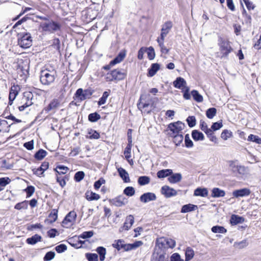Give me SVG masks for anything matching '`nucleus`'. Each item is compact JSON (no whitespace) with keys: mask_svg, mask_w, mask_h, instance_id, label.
Listing matches in <instances>:
<instances>
[{"mask_svg":"<svg viewBox=\"0 0 261 261\" xmlns=\"http://www.w3.org/2000/svg\"><path fill=\"white\" fill-rule=\"evenodd\" d=\"M175 241L167 238H160L156 240L154 249L161 251H165L169 248H173L175 246Z\"/></svg>","mask_w":261,"mask_h":261,"instance_id":"obj_1","label":"nucleus"},{"mask_svg":"<svg viewBox=\"0 0 261 261\" xmlns=\"http://www.w3.org/2000/svg\"><path fill=\"white\" fill-rule=\"evenodd\" d=\"M56 71L47 69L42 70L40 76V82L43 85H48L53 83L55 80Z\"/></svg>","mask_w":261,"mask_h":261,"instance_id":"obj_2","label":"nucleus"},{"mask_svg":"<svg viewBox=\"0 0 261 261\" xmlns=\"http://www.w3.org/2000/svg\"><path fill=\"white\" fill-rule=\"evenodd\" d=\"M40 27L42 31L53 33L60 30V24L53 20L41 22Z\"/></svg>","mask_w":261,"mask_h":261,"instance_id":"obj_3","label":"nucleus"},{"mask_svg":"<svg viewBox=\"0 0 261 261\" xmlns=\"http://www.w3.org/2000/svg\"><path fill=\"white\" fill-rule=\"evenodd\" d=\"M125 76L126 73L122 70L114 69L107 73L105 79L107 82H112L122 80Z\"/></svg>","mask_w":261,"mask_h":261,"instance_id":"obj_4","label":"nucleus"},{"mask_svg":"<svg viewBox=\"0 0 261 261\" xmlns=\"http://www.w3.org/2000/svg\"><path fill=\"white\" fill-rule=\"evenodd\" d=\"M18 43L19 46L22 48H27L30 47L32 43L31 34L29 33L19 34L18 39Z\"/></svg>","mask_w":261,"mask_h":261,"instance_id":"obj_5","label":"nucleus"},{"mask_svg":"<svg viewBox=\"0 0 261 261\" xmlns=\"http://www.w3.org/2000/svg\"><path fill=\"white\" fill-rule=\"evenodd\" d=\"M94 92V90L91 88H88L84 90L82 88H79L76 90L75 95L80 101H83L86 99L90 98Z\"/></svg>","mask_w":261,"mask_h":261,"instance_id":"obj_6","label":"nucleus"},{"mask_svg":"<svg viewBox=\"0 0 261 261\" xmlns=\"http://www.w3.org/2000/svg\"><path fill=\"white\" fill-rule=\"evenodd\" d=\"M220 49L223 57L227 56L232 50L229 42L227 40H221L219 43Z\"/></svg>","mask_w":261,"mask_h":261,"instance_id":"obj_7","label":"nucleus"},{"mask_svg":"<svg viewBox=\"0 0 261 261\" xmlns=\"http://www.w3.org/2000/svg\"><path fill=\"white\" fill-rule=\"evenodd\" d=\"M185 124L181 121L171 123L168 125V128L172 132V134L181 133V130L184 128Z\"/></svg>","mask_w":261,"mask_h":261,"instance_id":"obj_8","label":"nucleus"},{"mask_svg":"<svg viewBox=\"0 0 261 261\" xmlns=\"http://www.w3.org/2000/svg\"><path fill=\"white\" fill-rule=\"evenodd\" d=\"M151 261H168V255L165 251H159L154 249Z\"/></svg>","mask_w":261,"mask_h":261,"instance_id":"obj_9","label":"nucleus"},{"mask_svg":"<svg viewBox=\"0 0 261 261\" xmlns=\"http://www.w3.org/2000/svg\"><path fill=\"white\" fill-rule=\"evenodd\" d=\"M76 214L74 211L70 212L62 221V225L65 227H68L76 219Z\"/></svg>","mask_w":261,"mask_h":261,"instance_id":"obj_10","label":"nucleus"},{"mask_svg":"<svg viewBox=\"0 0 261 261\" xmlns=\"http://www.w3.org/2000/svg\"><path fill=\"white\" fill-rule=\"evenodd\" d=\"M110 203L116 206L120 207L127 203V199L124 196L120 195L114 199H110Z\"/></svg>","mask_w":261,"mask_h":261,"instance_id":"obj_11","label":"nucleus"},{"mask_svg":"<svg viewBox=\"0 0 261 261\" xmlns=\"http://www.w3.org/2000/svg\"><path fill=\"white\" fill-rule=\"evenodd\" d=\"M161 192L162 194L164 195L166 198L174 196L177 194V193L175 190L170 188L168 186H163L161 188Z\"/></svg>","mask_w":261,"mask_h":261,"instance_id":"obj_12","label":"nucleus"},{"mask_svg":"<svg viewBox=\"0 0 261 261\" xmlns=\"http://www.w3.org/2000/svg\"><path fill=\"white\" fill-rule=\"evenodd\" d=\"M20 90V87L18 85H14L11 87L9 96V105H12L13 100L15 99Z\"/></svg>","mask_w":261,"mask_h":261,"instance_id":"obj_13","label":"nucleus"},{"mask_svg":"<svg viewBox=\"0 0 261 261\" xmlns=\"http://www.w3.org/2000/svg\"><path fill=\"white\" fill-rule=\"evenodd\" d=\"M112 246L117 249L118 251L123 250L124 251H129L128 244H125L123 240H115L114 243L112 244Z\"/></svg>","mask_w":261,"mask_h":261,"instance_id":"obj_14","label":"nucleus"},{"mask_svg":"<svg viewBox=\"0 0 261 261\" xmlns=\"http://www.w3.org/2000/svg\"><path fill=\"white\" fill-rule=\"evenodd\" d=\"M156 199L155 194L151 192H147L142 194L140 197V200L143 203H147L151 201H154Z\"/></svg>","mask_w":261,"mask_h":261,"instance_id":"obj_15","label":"nucleus"},{"mask_svg":"<svg viewBox=\"0 0 261 261\" xmlns=\"http://www.w3.org/2000/svg\"><path fill=\"white\" fill-rule=\"evenodd\" d=\"M134 223V218L133 215H129L126 218L123 226L119 229L120 231H122L123 230H128L131 228Z\"/></svg>","mask_w":261,"mask_h":261,"instance_id":"obj_16","label":"nucleus"},{"mask_svg":"<svg viewBox=\"0 0 261 261\" xmlns=\"http://www.w3.org/2000/svg\"><path fill=\"white\" fill-rule=\"evenodd\" d=\"M250 193L251 192L249 189L244 188L234 191L232 193V195L236 198H238L239 197L248 196L250 195Z\"/></svg>","mask_w":261,"mask_h":261,"instance_id":"obj_17","label":"nucleus"},{"mask_svg":"<svg viewBox=\"0 0 261 261\" xmlns=\"http://www.w3.org/2000/svg\"><path fill=\"white\" fill-rule=\"evenodd\" d=\"M33 94L31 92H25L23 93V97H22V102H25L27 106H31L33 105L32 99L33 98Z\"/></svg>","mask_w":261,"mask_h":261,"instance_id":"obj_18","label":"nucleus"},{"mask_svg":"<svg viewBox=\"0 0 261 261\" xmlns=\"http://www.w3.org/2000/svg\"><path fill=\"white\" fill-rule=\"evenodd\" d=\"M173 85L176 88L182 89L186 87V82L182 77H178L173 82Z\"/></svg>","mask_w":261,"mask_h":261,"instance_id":"obj_19","label":"nucleus"},{"mask_svg":"<svg viewBox=\"0 0 261 261\" xmlns=\"http://www.w3.org/2000/svg\"><path fill=\"white\" fill-rule=\"evenodd\" d=\"M245 219L243 217L237 215H232L231 216L230 222L231 225H234L244 222Z\"/></svg>","mask_w":261,"mask_h":261,"instance_id":"obj_20","label":"nucleus"},{"mask_svg":"<svg viewBox=\"0 0 261 261\" xmlns=\"http://www.w3.org/2000/svg\"><path fill=\"white\" fill-rule=\"evenodd\" d=\"M58 218V210L53 209L48 216V218L45 222L48 223H52L56 221Z\"/></svg>","mask_w":261,"mask_h":261,"instance_id":"obj_21","label":"nucleus"},{"mask_svg":"<svg viewBox=\"0 0 261 261\" xmlns=\"http://www.w3.org/2000/svg\"><path fill=\"white\" fill-rule=\"evenodd\" d=\"M60 106V101L57 99H54L49 103L47 107H46L45 110L48 112L51 110H55L58 108Z\"/></svg>","mask_w":261,"mask_h":261,"instance_id":"obj_22","label":"nucleus"},{"mask_svg":"<svg viewBox=\"0 0 261 261\" xmlns=\"http://www.w3.org/2000/svg\"><path fill=\"white\" fill-rule=\"evenodd\" d=\"M160 65L158 63H153L150 68L148 69V76L152 77L160 69Z\"/></svg>","mask_w":261,"mask_h":261,"instance_id":"obj_23","label":"nucleus"},{"mask_svg":"<svg viewBox=\"0 0 261 261\" xmlns=\"http://www.w3.org/2000/svg\"><path fill=\"white\" fill-rule=\"evenodd\" d=\"M194 195L205 197L208 195V190L206 188H198L195 190Z\"/></svg>","mask_w":261,"mask_h":261,"instance_id":"obj_24","label":"nucleus"},{"mask_svg":"<svg viewBox=\"0 0 261 261\" xmlns=\"http://www.w3.org/2000/svg\"><path fill=\"white\" fill-rule=\"evenodd\" d=\"M182 176L180 173H174L170 175L168 178V181L171 184H175L181 180Z\"/></svg>","mask_w":261,"mask_h":261,"instance_id":"obj_25","label":"nucleus"},{"mask_svg":"<svg viewBox=\"0 0 261 261\" xmlns=\"http://www.w3.org/2000/svg\"><path fill=\"white\" fill-rule=\"evenodd\" d=\"M13 124H9L6 120L0 119V132H8L9 127Z\"/></svg>","mask_w":261,"mask_h":261,"instance_id":"obj_26","label":"nucleus"},{"mask_svg":"<svg viewBox=\"0 0 261 261\" xmlns=\"http://www.w3.org/2000/svg\"><path fill=\"white\" fill-rule=\"evenodd\" d=\"M85 196L86 199L88 201L97 200L100 197L99 195L91 191H87Z\"/></svg>","mask_w":261,"mask_h":261,"instance_id":"obj_27","label":"nucleus"},{"mask_svg":"<svg viewBox=\"0 0 261 261\" xmlns=\"http://www.w3.org/2000/svg\"><path fill=\"white\" fill-rule=\"evenodd\" d=\"M198 207L196 205L192 204H185L182 206L181 210V213H186L190 212H192L197 209Z\"/></svg>","mask_w":261,"mask_h":261,"instance_id":"obj_28","label":"nucleus"},{"mask_svg":"<svg viewBox=\"0 0 261 261\" xmlns=\"http://www.w3.org/2000/svg\"><path fill=\"white\" fill-rule=\"evenodd\" d=\"M118 172L120 176L125 182H128L130 181L128 174L125 169L120 167L118 169Z\"/></svg>","mask_w":261,"mask_h":261,"instance_id":"obj_29","label":"nucleus"},{"mask_svg":"<svg viewBox=\"0 0 261 261\" xmlns=\"http://www.w3.org/2000/svg\"><path fill=\"white\" fill-rule=\"evenodd\" d=\"M172 174L171 169H163L157 172V176L159 178H165Z\"/></svg>","mask_w":261,"mask_h":261,"instance_id":"obj_30","label":"nucleus"},{"mask_svg":"<svg viewBox=\"0 0 261 261\" xmlns=\"http://www.w3.org/2000/svg\"><path fill=\"white\" fill-rule=\"evenodd\" d=\"M126 54L125 51H121L118 56L111 61V65H115L121 62L125 57Z\"/></svg>","mask_w":261,"mask_h":261,"instance_id":"obj_31","label":"nucleus"},{"mask_svg":"<svg viewBox=\"0 0 261 261\" xmlns=\"http://www.w3.org/2000/svg\"><path fill=\"white\" fill-rule=\"evenodd\" d=\"M42 238L38 234H35L31 238H29L27 239L26 242L31 245H34L37 242L41 241Z\"/></svg>","mask_w":261,"mask_h":261,"instance_id":"obj_32","label":"nucleus"},{"mask_svg":"<svg viewBox=\"0 0 261 261\" xmlns=\"http://www.w3.org/2000/svg\"><path fill=\"white\" fill-rule=\"evenodd\" d=\"M225 195L224 191L218 188H215L212 190V196L213 197H224Z\"/></svg>","mask_w":261,"mask_h":261,"instance_id":"obj_33","label":"nucleus"},{"mask_svg":"<svg viewBox=\"0 0 261 261\" xmlns=\"http://www.w3.org/2000/svg\"><path fill=\"white\" fill-rule=\"evenodd\" d=\"M192 137L195 141L203 140L204 139L203 134L197 130L192 131Z\"/></svg>","mask_w":261,"mask_h":261,"instance_id":"obj_34","label":"nucleus"},{"mask_svg":"<svg viewBox=\"0 0 261 261\" xmlns=\"http://www.w3.org/2000/svg\"><path fill=\"white\" fill-rule=\"evenodd\" d=\"M69 170V168L63 165H59L55 169L57 175L65 174Z\"/></svg>","mask_w":261,"mask_h":261,"instance_id":"obj_35","label":"nucleus"},{"mask_svg":"<svg viewBox=\"0 0 261 261\" xmlns=\"http://www.w3.org/2000/svg\"><path fill=\"white\" fill-rule=\"evenodd\" d=\"M132 147V145L127 144L124 151V154L125 155V158L129 164H131V162H132V160H129V159L131 157Z\"/></svg>","mask_w":261,"mask_h":261,"instance_id":"obj_36","label":"nucleus"},{"mask_svg":"<svg viewBox=\"0 0 261 261\" xmlns=\"http://www.w3.org/2000/svg\"><path fill=\"white\" fill-rule=\"evenodd\" d=\"M173 137V142L176 146L179 145L182 142L184 137L181 134H171Z\"/></svg>","mask_w":261,"mask_h":261,"instance_id":"obj_37","label":"nucleus"},{"mask_svg":"<svg viewBox=\"0 0 261 261\" xmlns=\"http://www.w3.org/2000/svg\"><path fill=\"white\" fill-rule=\"evenodd\" d=\"M150 178L147 176H140L138 179V182L140 186H144L150 182Z\"/></svg>","mask_w":261,"mask_h":261,"instance_id":"obj_38","label":"nucleus"},{"mask_svg":"<svg viewBox=\"0 0 261 261\" xmlns=\"http://www.w3.org/2000/svg\"><path fill=\"white\" fill-rule=\"evenodd\" d=\"M97 252L99 255V259L100 261H103L105 259V255L106 254V249L103 247H98L96 249Z\"/></svg>","mask_w":261,"mask_h":261,"instance_id":"obj_39","label":"nucleus"},{"mask_svg":"<svg viewBox=\"0 0 261 261\" xmlns=\"http://www.w3.org/2000/svg\"><path fill=\"white\" fill-rule=\"evenodd\" d=\"M194 255V251L191 247H187L186 252H185V256H186V261L190 260Z\"/></svg>","mask_w":261,"mask_h":261,"instance_id":"obj_40","label":"nucleus"},{"mask_svg":"<svg viewBox=\"0 0 261 261\" xmlns=\"http://www.w3.org/2000/svg\"><path fill=\"white\" fill-rule=\"evenodd\" d=\"M47 155V152L42 149H39L34 155V157L38 160H42Z\"/></svg>","mask_w":261,"mask_h":261,"instance_id":"obj_41","label":"nucleus"},{"mask_svg":"<svg viewBox=\"0 0 261 261\" xmlns=\"http://www.w3.org/2000/svg\"><path fill=\"white\" fill-rule=\"evenodd\" d=\"M28 67L27 65H25L24 66L21 64H19L18 65V67L17 68V73L20 74V75H26V74L28 73Z\"/></svg>","mask_w":261,"mask_h":261,"instance_id":"obj_42","label":"nucleus"},{"mask_svg":"<svg viewBox=\"0 0 261 261\" xmlns=\"http://www.w3.org/2000/svg\"><path fill=\"white\" fill-rule=\"evenodd\" d=\"M212 231L214 233H225L227 232V230L221 226H214L212 228Z\"/></svg>","mask_w":261,"mask_h":261,"instance_id":"obj_43","label":"nucleus"},{"mask_svg":"<svg viewBox=\"0 0 261 261\" xmlns=\"http://www.w3.org/2000/svg\"><path fill=\"white\" fill-rule=\"evenodd\" d=\"M100 119V115L96 112L91 113L88 116V120L90 122H95Z\"/></svg>","mask_w":261,"mask_h":261,"instance_id":"obj_44","label":"nucleus"},{"mask_svg":"<svg viewBox=\"0 0 261 261\" xmlns=\"http://www.w3.org/2000/svg\"><path fill=\"white\" fill-rule=\"evenodd\" d=\"M191 94L194 99L197 102H200L203 101V97L199 92L196 90H193L191 91Z\"/></svg>","mask_w":261,"mask_h":261,"instance_id":"obj_45","label":"nucleus"},{"mask_svg":"<svg viewBox=\"0 0 261 261\" xmlns=\"http://www.w3.org/2000/svg\"><path fill=\"white\" fill-rule=\"evenodd\" d=\"M28 201L27 200H24L22 202L17 203L14 208L18 210H20L22 209L26 210L28 208Z\"/></svg>","mask_w":261,"mask_h":261,"instance_id":"obj_46","label":"nucleus"},{"mask_svg":"<svg viewBox=\"0 0 261 261\" xmlns=\"http://www.w3.org/2000/svg\"><path fill=\"white\" fill-rule=\"evenodd\" d=\"M243 17L244 19L245 23L248 25H250L251 24V20L252 18L250 15L248 14L247 13L245 9H243V13H242Z\"/></svg>","mask_w":261,"mask_h":261,"instance_id":"obj_47","label":"nucleus"},{"mask_svg":"<svg viewBox=\"0 0 261 261\" xmlns=\"http://www.w3.org/2000/svg\"><path fill=\"white\" fill-rule=\"evenodd\" d=\"M172 27V22L170 21H167L162 25L161 31L168 34Z\"/></svg>","mask_w":261,"mask_h":261,"instance_id":"obj_48","label":"nucleus"},{"mask_svg":"<svg viewBox=\"0 0 261 261\" xmlns=\"http://www.w3.org/2000/svg\"><path fill=\"white\" fill-rule=\"evenodd\" d=\"M123 193L126 196L131 197L135 194V190L133 187H127L123 190Z\"/></svg>","mask_w":261,"mask_h":261,"instance_id":"obj_49","label":"nucleus"},{"mask_svg":"<svg viewBox=\"0 0 261 261\" xmlns=\"http://www.w3.org/2000/svg\"><path fill=\"white\" fill-rule=\"evenodd\" d=\"M217 110L215 108H211L207 110L206 112V117L209 119H212L216 114Z\"/></svg>","mask_w":261,"mask_h":261,"instance_id":"obj_50","label":"nucleus"},{"mask_svg":"<svg viewBox=\"0 0 261 261\" xmlns=\"http://www.w3.org/2000/svg\"><path fill=\"white\" fill-rule=\"evenodd\" d=\"M248 243L246 240H244L239 242H235L234 243V247L238 249H242L245 248L248 245Z\"/></svg>","mask_w":261,"mask_h":261,"instance_id":"obj_51","label":"nucleus"},{"mask_svg":"<svg viewBox=\"0 0 261 261\" xmlns=\"http://www.w3.org/2000/svg\"><path fill=\"white\" fill-rule=\"evenodd\" d=\"M248 141L255 142L257 144H261V138L258 136L252 134L250 135L248 138Z\"/></svg>","mask_w":261,"mask_h":261,"instance_id":"obj_52","label":"nucleus"},{"mask_svg":"<svg viewBox=\"0 0 261 261\" xmlns=\"http://www.w3.org/2000/svg\"><path fill=\"white\" fill-rule=\"evenodd\" d=\"M88 134L89 135V139H98L100 138L99 134L95 130L90 129Z\"/></svg>","mask_w":261,"mask_h":261,"instance_id":"obj_53","label":"nucleus"},{"mask_svg":"<svg viewBox=\"0 0 261 261\" xmlns=\"http://www.w3.org/2000/svg\"><path fill=\"white\" fill-rule=\"evenodd\" d=\"M109 93L107 91H105L103 93L102 97L99 99L98 105L101 106L104 105L106 102L108 97L109 96Z\"/></svg>","mask_w":261,"mask_h":261,"instance_id":"obj_54","label":"nucleus"},{"mask_svg":"<svg viewBox=\"0 0 261 261\" xmlns=\"http://www.w3.org/2000/svg\"><path fill=\"white\" fill-rule=\"evenodd\" d=\"M187 122L190 127H193L196 125V118L194 116H189L187 118Z\"/></svg>","mask_w":261,"mask_h":261,"instance_id":"obj_55","label":"nucleus"},{"mask_svg":"<svg viewBox=\"0 0 261 261\" xmlns=\"http://www.w3.org/2000/svg\"><path fill=\"white\" fill-rule=\"evenodd\" d=\"M93 234L94 232L93 231H85L79 236V238L88 239L92 237Z\"/></svg>","mask_w":261,"mask_h":261,"instance_id":"obj_56","label":"nucleus"},{"mask_svg":"<svg viewBox=\"0 0 261 261\" xmlns=\"http://www.w3.org/2000/svg\"><path fill=\"white\" fill-rule=\"evenodd\" d=\"M85 176V173L83 171H78L75 175L74 178L76 181L79 182L81 181Z\"/></svg>","mask_w":261,"mask_h":261,"instance_id":"obj_57","label":"nucleus"},{"mask_svg":"<svg viewBox=\"0 0 261 261\" xmlns=\"http://www.w3.org/2000/svg\"><path fill=\"white\" fill-rule=\"evenodd\" d=\"M143 244V242L141 241H136L133 244H128L129 250L136 249L141 246Z\"/></svg>","mask_w":261,"mask_h":261,"instance_id":"obj_58","label":"nucleus"},{"mask_svg":"<svg viewBox=\"0 0 261 261\" xmlns=\"http://www.w3.org/2000/svg\"><path fill=\"white\" fill-rule=\"evenodd\" d=\"M86 256L88 261H98V255L95 253H86Z\"/></svg>","mask_w":261,"mask_h":261,"instance_id":"obj_59","label":"nucleus"},{"mask_svg":"<svg viewBox=\"0 0 261 261\" xmlns=\"http://www.w3.org/2000/svg\"><path fill=\"white\" fill-rule=\"evenodd\" d=\"M55 256V253L53 251H49L46 253L45 255L43 260L44 261H49L53 259Z\"/></svg>","mask_w":261,"mask_h":261,"instance_id":"obj_60","label":"nucleus"},{"mask_svg":"<svg viewBox=\"0 0 261 261\" xmlns=\"http://www.w3.org/2000/svg\"><path fill=\"white\" fill-rule=\"evenodd\" d=\"M24 191L27 193V197H31L35 192V188L32 186H28Z\"/></svg>","mask_w":261,"mask_h":261,"instance_id":"obj_61","label":"nucleus"},{"mask_svg":"<svg viewBox=\"0 0 261 261\" xmlns=\"http://www.w3.org/2000/svg\"><path fill=\"white\" fill-rule=\"evenodd\" d=\"M147 55L150 60H152L154 58L155 52L152 47L150 46L148 48Z\"/></svg>","mask_w":261,"mask_h":261,"instance_id":"obj_62","label":"nucleus"},{"mask_svg":"<svg viewBox=\"0 0 261 261\" xmlns=\"http://www.w3.org/2000/svg\"><path fill=\"white\" fill-rule=\"evenodd\" d=\"M55 250L58 253H61L67 250V246L65 244H62L57 246L55 247Z\"/></svg>","mask_w":261,"mask_h":261,"instance_id":"obj_63","label":"nucleus"},{"mask_svg":"<svg viewBox=\"0 0 261 261\" xmlns=\"http://www.w3.org/2000/svg\"><path fill=\"white\" fill-rule=\"evenodd\" d=\"M171 261H184L181 258L180 255L177 253H173L170 258Z\"/></svg>","mask_w":261,"mask_h":261,"instance_id":"obj_64","label":"nucleus"}]
</instances>
